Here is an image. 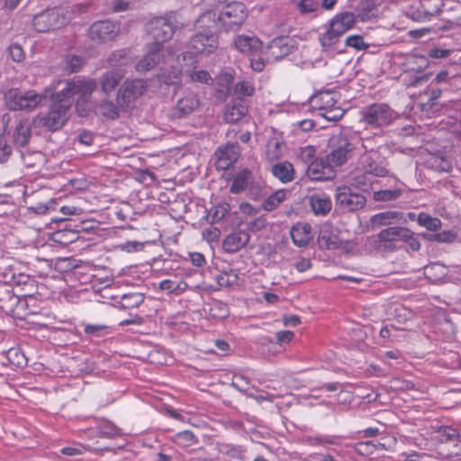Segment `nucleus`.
Instances as JSON below:
<instances>
[{
	"label": "nucleus",
	"instance_id": "7c9ffc66",
	"mask_svg": "<svg viewBox=\"0 0 461 461\" xmlns=\"http://www.w3.org/2000/svg\"><path fill=\"white\" fill-rule=\"evenodd\" d=\"M248 113V108L246 105L242 104L240 102L232 103L227 105L223 118L229 123H235L241 120Z\"/></svg>",
	"mask_w": 461,
	"mask_h": 461
},
{
	"label": "nucleus",
	"instance_id": "ea45409f",
	"mask_svg": "<svg viewBox=\"0 0 461 461\" xmlns=\"http://www.w3.org/2000/svg\"><path fill=\"white\" fill-rule=\"evenodd\" d=\"M144 299L143 293H129L122 296L121 304L124 309L136 308L143 303Z\"/></svg>",
	"mask_w": 461,
	"mask_h": 461
},
{
	"label": "nucleus",
	"instance_id": "6e6552de",
	"mask_svg": "<svg viewBox=\"0 0 461 461\" xmlns=\"http://www.w3.org/2000/svg\"><path fill=\"white\" fill-rule=\"evenodd\" d=\"M248 10L242 3L229 4L220 12L218 21L227 31L238 29L246 20Z\"/></svg>",
	"mask_w": 461,
	"mask_h": 461
},
{
	"label": "nucleus",
	"instance_id": "c9c22d12",
	"mask_svg": "<svg viewBox=\"0 0 461 461\" xmlns=\"http://www.w3.org/2000/svg\"><path fill=\"white\" fill-rule=\"evenodd\" d=\"M199 104L198 100L194 97H185L177 102L176 107V115L178 117L185 116L193 112Z\"/></svg>",
	"mask_w": 461,
	"mask_h": 461
},
{
	"label": "nucleus",
	"instance_id": "5fc2aeb1",
	"mask_svg": "<svg viewBox=\"0 0 461 461\" xmlns=\"http://www.w3.org/2000/svg\"><path fill=\"white\" fill-rule=\"evenodd\" d=\"M83 449H108V447H92V446H82L80 447H66L61 449V453L67 456H77L83 453Z\"/></svg>",
	"mask_w": 461,
	"mask_h": 461
},
{
	"label": "nucleus",
	"instance_id": "680f3d73",
	"mask_svg": "<svg viewBox=\"0 0 461 461\" xmlns=\"http://www.w3.org/2000/svg\"><path fill=\"white\" fill-rule=\"evenodd\" d=\"M228 456L235 459H242L244 450L240 447L226 446L225 450H222Z\"/></svg>",
	"mask_w": 461,
	"mask_h": 461
},
{
	"label": "nucleus",
	"instance_id": "8fccbe9b",
	"mask_svg": "<svg viewBox=\"0 0 461 461\" xmlns=\"http://www.w3.org/2000/svg\"><path fill=\"white\" fill-rule=\"evenodd\" d=\"M320 0H300L297 8L303 14L314 13L319 9Z\"/></svg>",
	"mask_w": 461,
	"mask_h": 461
},
{
	"label": "nucleus",
	"instance_id": "0eeeda50",
	"mask_svg": "<svg viewBox=\"0 0 461 461\" xmlns=\"http://www.w3.org/2000/svg\"><path fill=\"white\" fill-rule=\"evenodd\" d=\"M397 114L385 104H375L362 112V122L366 124L382 128L395 120Z\"/></svg>",
	"mask_w": 461,
	"mask_h": 461
},
{
	"label": "nucleus",
	"instance_id": "37998d69",
	"mask_svg": "<svg viewBox=\"0 0 461 461\" xmlns=\"http://www.w3.org/2000/svg\"><path fill=\"white\" fill-rule=\"evenodd\" d=\"M417 221L429 230H438L441 228V221L438 218L431 217L425 212H420L418 215Z\"/></svg>",
	"mask_w": 461,
	"mask_h": 461
},
{
	"label": "nucleus",
	"instance_id": "423d86ee",
	"mask_svg": "<svg viewBox=\"0 0 461 461\" xmlns=\"http://www.w3.org/2000/svg\"><path fill=\"white\" fill-rule=\"evenodd\" d=\"M7 107L14 111H32L42 101V95L34 90L23 92L18 88H11L5 94Z\"/></svg>",
	"mask_w": 461,
	"mask_h": 461
},
{
	"label": "nucleus",
	"instance_id": "4468645a",
	"mask_svg": "<svg viewBox=\"0 0 461 461\" xmlns=\"http://www.w3.org/2000/svg\"><path fill=\"white\" fill-rule=\"evenodd\" d=\"M23 300L14 294L10 285L6 284L0 285V309L6 314L21 318L19 308Z\"/></svg>",
	"mask_w": 461,
	"mask_h": 461
},
{
	"label": "nucleus",
	"instance_id": "f3484780",
	"mask_svg": "<svg viewBox=\"0 0 461 461\" xmlns=\"http://www.w3.org/2000/svg\"><path fill=\"white\" fill-rule=\"evenodd\" d=\"M291 50L287 38H276L269 43L264 55L268 62H273L286 57Z\"/></svg>",
	"mask_w": 461,
	"mask_h": 461
},
{
	"label": "nucleus",
	"instance_id": "79ce46f5",
	"mask_svg": "<svg viewBox=\"0 0 461 461\" xmlns=\"http://www.w3.org/2000/svg\"><path fill=\"white\" fill-rule=\"evenodd\" d=\"M209 315L213 319H223L229 314L227 304L222 302L212 300L209 303Z\"/></svg>",
	"mask_w": 461,
	"mask_h": 461
},
{
	"label": "nucleus",
	"instance_id": "a18cd8bd",
	"mask_svg": "<svg viewBox=\"0 0 461 461\" xmlns=\"http://www.w3.org/2000/svg\"><path fill=\"white\" fill-rule=\"evenodd\" d=\"M234 92L239 98L251 96L255 87L251 80H240L235 84Z\"/></svg>",
	"mask_w": 461,
	"mask_h": 461
},
{
	"label": "nucleus",
	"instance_id": "9b49d317",
	"mask_svg": "<svg viewBox=\"0 0 461 461\" xmlns=\"http://www.w3.org/2000/svg\"><path fill=\"white\" fill-rule=\"evenodd\" d=\"M336 203L347 211H357L366 204V198L363 194L354 193L348 186H339L336 190Z\"/></svg>",
	"mask_w": 461,
	"mask_h": 461
},
{
	"label": "nucleus",
	"instance_id": "0e129e2a",
	"mask_svg": "<svg viewBox=\"0 0 461 461\" xmlns=\"http://www.w3.org/2000/svg\"><path fill=\"white\" fill-rule=\"evenodd\" d=\"M456 238V235L452 231H442L434 235V240L439 242H452Z\"/></svg>",
	"mask_w": 461,
	"mask_h": 461
},
{
	"label": "nucleus",
	"instance_id": "412c9836",
	"mask_svg": "<svg viewBox=\"0 0 461 461\" xmlns=\"http://www.w3.org/2000/svg\"><path fill=\"white\" fill-rule=\"evenodd\" d=\"M32 125L28 119H21L16 123L12 134L13 142L17 147H25L32 138Z\"/></svg>",
	"mask_w": 461,
	"mask_h": 461
},
{
	"label": "nucleus",
	"instance_id": "bf43d9fd",
	"mask_svg": "<svg viewBox=\"0 0 461 461\" xmlns=\"http://www.w3.org/2000/svg\"><path fill=\"white\" fill-rule=\"evenodd\" d=\"M249 381L241 374H235L232 377V385L240 391H246Z\"/></svg>",
	"mask_w": 461,
	"mask_h": 461
},
{
	"label": "nucleus",
	"instance_id": "dca6fc26",
	"mask_svg": "<svg viewBox=\"0 0 461 461\" xmlns=\"http://www.w3.org/2000/svg\"><path fill=\"white\" fill-rule=\"evenodd\" d=\"M416 10H411L409 15L415 21H427L441 11L442 0H422Z\"/></svg>",
	"mask_w": 461,
	"mask_h": 461
},
{
	"label": "nucleus",
	"instance_id": "58836bf2",
	"mask_svg": "<svg viewBox=\"0 0 461 461\" xmlns=\"http://www.w3.org/2000/svg\"><path fill=\"white\" fill-rule=\"evenodd\" d=\"M230 207L229 203H220L210 210L206 215V221L212 223L217 222L225 217V215L230 212Z\"/></svg>",
	"mask_w": 461,
	"mask_h": 461
},
{
	"label": "nucleus",
	"instance_id": "e433bc0d",
	"mask_svg": "<svg viewBox=\"0 0 461 461\" xmlns=\"http://www.w3.org/2000/svg\"><path fill=\"white\" fill-rule=\"evenodd\" d=\"M359 141L357 147V154L362 155L366 153L379 152L380 145L374 138L362 139L357 136Z\"/></svg>",
	"mask_w": 461,
	"mask_h": 461
},
{
	"label": "nucleus",
	"instance_id": "cd10ccee",
	"mask_svg": "<svg viewBox=\"0 0 461 461\" xmlns=\"http://www.w3.org/2000/svg\"><path fill=\"white\" fill-rule=\"evenodd\" d=\"M184 60L185 62L184 65V73L187 75L192 81L201 82L202 70L197 69L199 65L197 56L189 52L185 54Z\"/></svg>",
	"mask_w": 461,
	"mask_h": 461
},
{
	"label": "nucleus",
	"instance_id": "c85d7f7f",
	"mask_svg": "<svg viewBox=\"0 0 461 461\" xmlns=\"http://www.w3.org/2000/svg\"><path fill=\"white\" fill-rule=\"evenodd\" d=\"M310 205L315 215H326L331 210L330 199L323 194H316L310 197Z\"/></svg>",
	"mask_w": 461,
	"mask_h": 461
},
{
	"label": "nucleus",
	"instance_id": "13d9d810",
	"mask_svg": "<svg viewBox=\"0 0 461 461\" xmlns=\"http://www.w3.org/2000/svg\"><path fill=\"white\" fill-rule=\"evenodd\" d=\"M218 80L220 85L219 92L221 95H226V94L229 92L230 85L232 80L231 76L228 73H223L219 77Z\"/></svg>",
	"mask_w": 461,
	"mask_h": 461
},
{
	"label": "nucleus",
	"instance_id": "20e7f679",
	"mask_svg": "<svg viewBox=\"0 0 461 461\" xmlns=\"http://www.w3.org/2000/svg\"><path fill=\"white\" fill-rule=\"evenodd\" d=\"M312 108L316 109L319 115L330 122L339 120L345 113V110L339 104V94L336 91H321L311 99Z\"/></svg>",
	"mask_w": 461,
	"mask_h": 461
},
{
	"label": "nucleus",
	"instance_id": "473e14b6",
	"mask_svg": "<svg viewBox=\"0 0 461 461\" xmlns=\"http://www.w3.org/2000/svg\"><path fill=\"white\" fill-rule=\"evenodd\" d=\"M273 176L282 183H288L294 179V167L289 162L276 163L272 167Z\"/></svg>",
	"mask_w": 461,
	"mask_h": 461
},
{
	"label": "nucleus",
	"instance_id": "5701e85b",
	"mask_svg": "<svg viewBox=\"0 0 461 461\" xmlns=\"http://www.w3.org/2000/svg\"><path fill=\"white\" fill-rule=\"evenodd\" d=\"M290 235L294 245L298 247L306 246L312 239V226L306 222H297L290 230Z\"/></svg>",
	"mask_w": 461,
	"mask_h": 461
},
{
	"label": "nucleus",
	"instance_id": "b1692460",
	"mask_svg": "<svg viewBox=\"0 0 461 461\" xmlns=\"http://www.w3.org/2000/svg\"><path fill=\"white\" fill-rule=\"evenodd\" d=\"M234 46L240 52L251 55L261 48V41L255 36L242 34L235 38Z\"/></svg>",
	"mask_w": 461,
	"mask_h": 461
},
{
	"label": "nucleus",
	"instance_id": "6e6d98bb",
	"mask_svg": "<svg viewBox=\"0 0 461 461\" xmlns=\"http://www.w3.org/2000/svg\"><path fill=\"white\" fill-rule=\"evenodd\" d=\"M13 153V148L8 141L0 137V163L6 162Z\"/></svg>",
	"mask_w": 461,
	"mask_h": 461
},
{
	"label": "nucleus",
	"instance_id": "aec40b11",
	"mask_svg": "<svg viewBox=\"0 0 461 461\" xmlns=\"http://www.w3.org/2000/svg\"><path fill=\"white\" fill-rule=\"evenodd\" d=\"M333 167H334L327 161V158L325 160L315 159L309 164L307 175L312 180L329 179L333 175Z\"/></svg>",
	"mask_w": 461,
	"mask_h": 461
},
{
	"label": "nucleus",
	"instance_id": "6ab92c4d",
	"mask_svg": "<svg viewBox=\"0 0 461 461\" xmlns=\"http://www.w3.org/2000/svg\"><path fill=\"white\" fill-rule=\"evenodd\" d=\"M97 83L94 79L78 80L68 83L67 86L61 90V93H66V96L69 95L74 101V95L80 93L83 97L89 96L96 88Z\"/></svg>",
	"mask_w": 461,
	"mask_h": 461
},
{
	"label": "nucleus",
	"instance_id": "09e8293b",
	"mask_svg": "<svg viewBox=\"0 0 461 461\" xmlns=\"http://www.w3.org/2000/svg\"><path fill=\"white\" fill-rule=\"evenodd\" d=\"M345 44L348 47L355 49L356 50H365L370 46L369 43H366L364 41L363 36L357 34H353L347 37L345 40Z\"/></svg>",
	"mask_w": 461,
	"mask_h": 461
},
{
	"label": "nucleus",
	"instance_id": "4be33fe9",
	"mask_svg": "<svg viewBox=\"0 0 461 461\" xmlns=\"http://www.w3.org/2000/svg\"><path fill=\"white\" fill-rule=\"evenodd\" d=\"M411 237V230L402 227H391L384 229L378 234L380 245L390 247L393 241L407 240Z\"/></svg>",
	"mask_w": 461,
	"mask_h": 461
},
{
	"label": "nucleus",
	"instance_id": "39448f33",
	"mask_svg": "<svg viewBox=\"0 0 461 461\" xmlns=\"http://www.w3.org/2000/svg\"><path fill=\"white\" fill-rule=\"evenodd\" d=\"M146 80L140 78H127L119 87L116 102L122 111L126 112L133 108L135 101L147 90Z\"/></svg>",
	"mask_w": 461,
	"mask_h": 461
},
{
	"label": "nucleus",
	"instance_id": "9d476101",
	"mask_svg": "<svg viewBox=\"0 0 461 461\" xmlns=\"http://www.w3.org/2000/svg\"><path fill=\"white\" fill-rule=\"evenodd\" d=\"M164 47L159 42H152L147 46L146 55L135 65L138 73L145 74L157 65L164 62Z\"/></svg>",
	"mask_w": 461,
	"mask_h": 461
},
{
	"label": "nucleus",
	"instance_id": "69168bd1",
	"mask_svg": "<svg viewBox=\"0 0 461 461\" xmlns=\"http://www.w3.org/2000/svg\"><path fill=\"white\" fill-rule=\"evenodd\" d=\"M194 438V434H176L173 440L178 445L187 446Z\"/></svg>",
	"mask_w": 461,
	"mask_h": 461
},
{
	"label": "nucleus",
	"instance_id": "f257e3e1",
	"mask_svg": "<svg viewBox=\"0 0 461 461\" xmlns=\"http://www.w3.org/2000/svg\"><path fill=\"white\" fill-rule=\"evenodd\" d=\"M70 96L60 91L52 97L49 112L39 113L32 120L34 127L45 128L47 131H55L64 126L69 118V109L73 104Z\"/></svg>",
	"mask_w": 461,
	"mask_h": 461
},
{
	"label": "nucleus",
	"instance_id": "49530a36",
	"mask_svg": "<svg viewBox=\"0 0 461 461\" xmlns=\"http://www.w3.org/2000/svg\"><path fill=\"white\" fill-rule=\"evenodd\" d=\"M401 194L399 189H386L374 192L373 199L375 201L388 202L397 199Z\"/></svg>",
	"mask_w": 461,
	"mask_h": 461
},
{
	"label": "nucleus",
	"instance_id": "774afa93",
	"mask_svg": "<svg viewBox=\"0 0 461 461\" xmlns=\"http://www.w3.org/2000/svg\"><path fill=\"white\" fill-rule=\"evenodd\" d=\"M294 333L291 330H282L276 333V340L279 344L287 343L293 339Z\"/></svg>",
	"mask_w": 461,
	"mask_h": 461
},
{
	"label": "nucleus",
	"instance_id": "f8f14e48",
	"mask_svg": "<svg viewBox=\"0 0 461 461\" xmlns=\"http://www.w3.org/2000/svg\"><path fill=\"white\" fill-rule=\"evenodd\" d=\"M149 33L154 38V42H159L163 45L165 41L170 40L174 34L175 27L171 16L156 17L149 23Z\"/></svg>",
	"mask_w": 461,
	"mask_h": 461
},
{
	"label": "nucleus",
	"instance_id": "ddd939ff",
	"mask_svg": "<svg viewBox=\"0 0 461 461\" xmlns=\"http://www.w3.org/2000/svg\"><path fill=\"white\" fill-rule=\"evenodd\" d=\"M119 30V26L111 21H97L90 26L88 35L91 40L101 43L113 40Z\"/></svg>",
	"mask_w": 461,
	"mask_h": 461
},
{
	"label": "nucleus",
	"instance_id": "c03bdc74",
	"mask_svg": "<svg viewBox=\"0 0 461 461\" xmlns=\"http://www.w3.org/2000/svg\"><path fill=\"white\" fill-rule=\"evenodd\" d=\"M129 52L126 50H120L112 53L107 59V62L113 67L127 66L130 63Z\"/></svg>",
	"mask_w": 461,
	"mask_h": 461
},
{
	"label": "nucleus",
	"instance_id": "c756f323",
	"mask_svg": "<svg viewBox=\"0 0 461 461\" xmlns=\"http://www.w3.org/2000/svg\"><path fill=\"white\" fill-rule=\"evenodd\" d=\"M355 22L356 16L351 12L337 14L330 20L331 24H333V26L337 28L342 35L354 26Z\"/></svg>",
	"mask_w": 461,
	"mask_h": 461
},
{
	"label": "nucleus",
	"instance_id": "338daca9",
	"mask_svg": "<svg viewBox=\"0 0 461 461\" xmlns=\"http://www.w3.org/2000/svg\"><path fill=\"white\" fill-rule=\"evenodd\" d=\"M107 327L105 325H92L87 324L85 326V332L89 335L100 336L101 332Z\"/></svg>",
	"mask_w": 461,
	"mask_h": 461
},
{
	"label": "nucleus",
	"instance_id": "2eb2a0df",
	"mask_svg": "<svg viewBox=\"0 0 461 461\" xmlns=\"http://www.w3.org/2000/svg\"><path fill=\"white\" fill-rule=\"evenodd\" d=\"M240 154L239 146L233 143L219 148L214 154L215 167L218 170H226L239 158Z\"/></svg>",
	"mask_w": 461,
	"mask_h": 461
},
{
	"label": "nucleus",
	"instance_id": "a878e982",
	"mask_svg": "<svg viewBox=\"0 0 461 461\" xmlns=\"http://www.w3.org/2000/svg\"><path fill=\"white\" fill-rule=\"evenodd\" d=\"M249 240V235L245 231H237L228 235L223 240V249L228 252H236L243 248Z\"/></svg>",
	"mask_w": 461,
	"mask_h": 461
},
{
	"label": "nucleus",
	"instance_id": "a211bd4d",
	"mask_svg": "<svg viewBox=\"0 0 461 461\" xmlns=\"http://www.w3.org/2000/svg\"><path fill=\"white\" fill-rule=\"evenodd\" d=\"M123 77L124 72L122 69H113L104 72L98 79V85L102 93L105 95H110Z\"/></svg>",
	"mask_w": 461,
	"mask_h": 461
},
{
	"label": "nucleus",
	"instance_id": "a19ab883",
	"mask_svg": "<svg viewBox=\"0 0 461 461\" xmlns=\"http://www.w3.org/2000/svg\"><path fill=\"white\" fill-rule=\"evenodd\" d=\"M286 198V192L283 189L270 194L262 203L264 210L271 212L275 210Z\"/></svg>",
	"mask_w": 461,
	"mask_h": 461
},
{
	"label": "nucleus",
	"instance_id": "f03ea898",
	"mask_svg": "<svg viewBox=\"0 0 461 461\" xmlns=\"http://www.w3.org/2000/svg\"><path fill=\"white\" fill-rule=\"evenodd\" d=\"M359 170L363 175L356 173L352 178V184L366 189L371 183V176H385L388 174L385 160L380 152L362 154L358 159Z\"/></svg>",
	"mask_w": 461,
	"mask_h": 461
},
{
	"label": "nucleus",
	"instance_id": "4d7b16f0",
	"mask_svg": "<svg viewBox=\"0 0 461 461\" xmlns=\"http://www.w3.org/2000/svg\"><path fill=\"white\" fill-rule=\"evenodd\" d=\"M11 59L15 62H21L24 59V52L22 46L18 43H13L8 49Z\"/></svg>",
	"mask_w": 461,
	"mask_h": 461
},
{
	"label": "nucleus",
	"instance_id": "603ef678",
	"mask_svg": "<svg viewBox=\"0 0 461 461\" xmlns=\"http://www.w3.org/2000/svg\"><path fill=\"white\" fill-rule=\"evenodd\" d=\"M218 47V36L214 32L203 33V53H211Z\"/></svg>",
	"mask_w": 461,
	"mask_h": 461
},
{
	"label": "nucleus",
	"instance_id": "393cba45",
	"mask_svg": "<svg viewBox=\"0 0 461 461\" xmlns=\"http://www.w3.org/2000/svg\"><path fill=\"white\" fill-rule=\"evenodd\" d=\"M94 110L98 116L108 121H114L120 117V111L122 109L117 102L114 104L111 100L103 99L95 104Z\"/></svg>",
	"mask_w": 461,
	"mask_h": 461
},
{
	"label": "nucleus",
	"instance_id": "052dcab7",
	"mask_svg": "<svg viewBox=\"0 0 461 461\" xmlns=\"http://www.w3.org/2000/svg\"><path fill=\"white\" fill-rule=\"evenodd\" d=\"M432 167L438 171L448 172L452 168L451 163L442 157H435Z\"/></svg>",
	"mask_w": 461,
	"mask_h": 461
},
{
	"label": "nucleus",
	"instance_id": "e2e57ef3",
	"mask_svg": "<svg viewBox=\"0 0 461 461\" xmlns=\"http://www.w3.org/2000/svg\"><path fill=\"white\" fill-rule=\"evenodd\" d=\"M396 444V438L393 436V434H387L383 437L381 440L378 442V446L383 449H390Z\"/></svg>",
	"mask_w": 461,
	"mask_h": 461
},
{
	"label": "nucleus",
	"instance_id": "3c124183",
	"mask_svg": "<svg viewBox=\"0 0 461 461\" xmlns=\"http://www.w3.org/2000/svg\"><path fill=\"white\" fill-rule=\"evenodd\" d=\"M84 62L78 56L67 57L64 69L68 73H75L80 70Z\"/></svg>",
	"mask_w": 461,
	"mask_h": 461
},
{
	"label": "nucleus",
	"instance_id": "2f4dec72",
	"mask_svg": "<svg viewBox=\"0 0 461 461\" xmlns=\"http://www.w3.org/2000/svg\"><path fill=\"white\" fill-rule=\"evenodd\" d=\"M401 214L393 211H386L373 215L370 219L372 228L390 225L399 221Z\"/></svg>",
	"mask_w": 461,
	"mask_h": 461
},
{
	"label": "nucleus",
	"instance_id": "bb28decb",
	"mask_svg": "<svg viewBox=\"0 0 461 461\" xmlns=\"http://www.w3.org/2000/svg\"><path fill=\"white\" fill-rule=\"evenodd\" d=\"M341 36L339 31L330 22L324 27V32L320 34L319 40L323 49H330L335 47Z\"/></svg>",
	"mask_w": 461,
	"mask_h": 461
},
{
	"label": "nucleus",
	"instance_id": "de8ad7c7",
	"mask_svg": "<svg viewBox=\"0 0 461 461\" xmlns=\"http://www.w3.org/2000/svg\"><path fill=\"white\" fill-rule=\"evenodd\" d=\"M429 65V60L424 55L413 54L408 59L409 68L411 70L421 71Z\"/></svg>",
	"mask_w": 461,
	"mask_h": 461
},
{
	"label": "nucleus",
	"instance_id": "1a4fd4ad",
	"mask_svg": "<svg viewBox=\"0 0 461 461\" xmlns=\"http://www.w3.org/2000/svg\"><path fill=\"white\" fill-rule=\"evenodd\" d=\"M68 22V18L58 8L47 9L36 14L32 20V26L39 32H47L60 28Z\"/></svg>",
	"mask_w": 461,
	"mask_h": 461
},
{
	"label": "nucleus",
	"instance_id": "f704fd0d",
	"mask_svg": "<svg viewBox=\"0 0 461 461\" xmlns=\"http://www.w3.org/2000/svg\"><path fill=\"white\" fill-rule=\"evenodd\" d=\"M251 180V173L249 169H242L241 171L238 172L235 176L233 182L230 185V191L232 194H240L243 192Z\"/></svg>",
	"mask_w": 461,
	"mask_h": 461
},
{
	"label": "nucleus",
	"instance_id": "72a5a7b5",
	"mask_svg": "<svg viewBox=\"0 0 461 461\" xmlns=\"http://www.w3.org/2000/svg\"><path fill=\"white\" fill-rule=\"evenodd\" d=\"M378 15V7L373 0H366L357 7V16L362 22H367Z\"/></svg>",
	"mask_w": 461,
	"mask_h": 461
},
{
	"label": "nucleus",
	"instance_id": "4c0bfd02",
	"mask_svg": "<svg viewBox=\"0 0 461 461\" xmlns=\"http://www.w3.org/2000/svg\"><path fill=\"white\" fill-rule=\"evenodd\" d=\"M283 151L284 144L277 138H272L267 141L266 156L269 160L278 159Z\"/></svg>",
	"mask_w": 461,
	"mask_h": 461
},
{
	"label": "nucleus",
	"instance_id": "7ed1b4c3",
	"mask_svg": "<svg viewBox=\"0 0 461 461\" xmlns=\"http://www.w3.org/2000/svg\"><path fill=\"white\" fill-rule=\"evenodd\" d=\"M357 134H334L329 140L330 152L327 161L331 166L339 167L357 154L358 144Z\"/></svg>",
	"mask_w": 461,
	"mask_h": 461
},
{
	"label": "nucleus",
	"instance_id": "864d4df0",
	"mask_svg": "<svg viewBox=\"0 0 461 461\" xmlns=\"http://www.w3.org/2000/svg\"><path fill=\"white\" fill-rule=\"evenodd\" d=\"M8 359L10 362L18 366L22 367L26 365L27 359L24 357V355L21 352H19L18 349L12 348L8 351Z\"/></svg>",
	"mask_w": 461,
	"mask_h": 461
}]
</instances>
